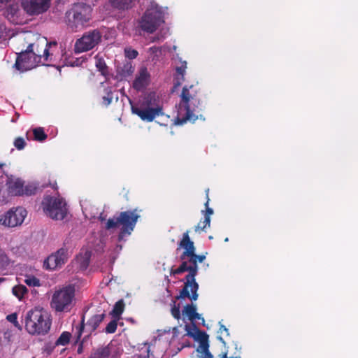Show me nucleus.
<instances>
[{
	"label": "nucleus",
	"instance_id": "nucleus-1",
	"mask_svg": "<svg viewBox=\"0 0 358 358\" xmlns=\"http://www.w3.org/2000/svg\"><path fill=\"white\" fill-rule=\"evenodd\" d=\"M183 249V252L180 257L182 261L178 268L171 269V275H179L185 271L189 273L185 276V282L184 287L180 291V294L176 296V299L188 298L191 301H196L199 294V284L195 280V277L198 273V262H203L206 256L204 255H196L194 243L190 239L189 230H187L182 234V237L178 243L177 250Z\"/></svg>",
	"mask_w": 358,
	"mask_h": 358
},
{
	"label": "nucleus",
	"instance_id": "nucleus-2",
	"mask_svg": "<svg viewBox=\"0 0 358 358\" xmlns=\"http://www.w3.org/2000/svg\"><path fill=\"white\" fill-rule=\"evenodd\" d=\"M180 101L178 104V113L176 117V124L182 125L187 122H195L199 115L195 112L201 110V99L193 85H185L180 94Z\"/></svg>",
	"mask_w": 358,
	"mask_h": 358
},
{
	"label": "nucleus",
	"instance_id": "nucleus-3",
	"mask_svg": "<svg viewBox=\"0 0 358 358\" xmlns=\"http://www.w3.org/2000/svg\"><path fill=\"white\" fill-rule=\"evenodd\" d=\"M25 330L31 335H45L51 327L52 320L43 308L29 310L24 318Z\"/></svg>",
	"mask_w": 358,
	"mask_h": 358
},
{
	"label": "nucleus",
	"instance_id": "nucleus-4",
	"mask_svg": "<svg viewBox=\"0 0 358 358\" xmlns=\"http://www.w3.org/2000/svg\"><path fill=\"white\" fill-rule=\"evenodd\" d=\"M168 8L151 2L138 21V27L143 31L152 34L165 23Z\"/></svg>",
	"mask_w": 358,
	"mask_h": 358
},
{
	"label": "nucleus",
	"instance_id": "nucleus-5",
	"mask_svg": "<svg viewBox=\"0 0 358 358\" xmlns=\"http://www.w3.org/2000/svg\"><path fill=\"white\" fill-rule=\"evenodd\" d=\"M140 215L137 209L120 212L117 216L110 218L106 222L105 228L107 230L117 228L120 226L117 236L118 241H122L126 236H129L134 231Z\"/></svg>",
	"mask_w": 358,
	"mask_h": 358
},
{
	"label": "nucleus",
	"instance_id": "nucleus-6",
	"mask_svg": "<svg viewBox=\"0 0 358 358\" xmlns=\"http://www.w3.org/2000/svg\"><path fill=\"white\" fill-rule=\"evenodd\" d=\"M92 8L85 3H75L73 8L66 13L69 26L73 31L83 29L92 18Z\"/></svg>",
	"mask_w": 358,
	"mask_h": 358
},
{
	"label": "nucleus",
	"instance_id": "nucleus-7",
	"mask_svg": "<svg viewBox=\"0 0 358 358\" xmlns=\"http://www.w3.org/2000/svg\"><path fill=\"white\" fill-rule=\"evenodd\" d=\"M75 299V288L73 285L56 290L52 296L50 306L57 312H69Z\"/></svg>",
	"mask_w": 358,
	"mask_h": 358
},
{
	"label": "nucleus",
	"instance_id": "nucleus-8",
	"mask_svg": "<svg viewBox=\"0 0 358 358\" xmlns=\"http://www.w3.org/2000/svg\"><path fill=\"white\" fill-rule=\"evenodd\" d=\"M42 206L45 213L53 220H62L67 214L66 204L62 198L47 196Z\"/></svg>",
	"mask_w": 358,
	"mask_h": 358
},
{
	"label": "nucleus",
	"instance_id": "nucleus-9",
	"mask_svg": "<svg viewBox=\"0 0 358 358\" xmlns=\"http://www.w3.org/2000/svg\"><path fill=\"white\" fill-rule=\"evenodd\" d=\"M101 33L98 29H93L85 32L75 43L76 52H87L93 49L101 41Z\"/></svg>",
	"mask_w": 358,
	"mask_h": 358
},
{
	"label": "nucleus",
	"instance_id": "nucleus-10",
	"mask_svg": "<svg viewBox=\"0 0 358 358\" xmlns=\"http://www.w3.org/2000/svg\"><path fill=\"white\" fill-rule=\"evenodd\" d=\"M57 42L49 43L46 38L42 37L38 38L35 42L29 43L28 48L32 50L34 56L40 57V63L45 64L46 62L52 61V54L49 52L48 46L57 45Z\"/></svg>",
	"mask_w": 358,
	"mask_h": 358
},
{
	"label": "nucleus",
	"instance_id": "nucleus-11",
	"mask_svg": "<svg viewBox=\"0 0 358 358\" xmlns=\"http://www.w3.org/2000/svg\"><path fill=\"white\" fill-rule=\"evenodd\" d=\"M154 97V94H149L145 98L148 106L151 105V101ZM131 111L134 114L137 115L143 121L148 122H152L156 117L163 115V108L160 106H157L155 108L148 106L144 108L132 106Z\"/></svg>",
	"mask_w": 358,
	"mask_h": 358
},
{
	"label": "nucleus",
	"instance_id": "nucleus-12",
	"mask_svg": "<svg viewBox=\"0 0 358 358\" xmlns=\"http://www.w3.org/2000/svg\"><path fill=\"white\" fill-rule=\"evenodd\" d=\"M38 64H40L38 55L34 56L33 51L27 47L26 50H22L17 53L15 66L20 71L24 72L35 68Z\"/></svg>",
	"mask_w": 358,
	"mask_h": 358
},
{
	"label": "nucleus",
	"instance_id": "nucleus-13",
	"mask_svg": "<svg viewBox=\"0 0 358 358\" xmlns=\"http://www.w3.org/2000/svg\"><path fill=\"white\" fill-rule=\"evenodd\" d=\"M27 212L22 207L10 209L0 216V224L8 227L20 226L27 217Z\"/></svg>",
	"mask_w": 358,
	"mask_h": 358
},
{
	"label": "nucleus",
	"instance_id": "nucleus-14",
	"mask_svg": "<svg viewBox=\"0 0 358 358\" xmlns=\"http://www.w3.org/2000/svg\"><path fill=\"white\" fill-rule=\"evenodd\" d=\"M50 0H21L22 7L30 15H39L50 7Z\"/></svg>",
	"mask_w": 358,
	"mask_h": 358
},
{
	"label": "nucleus",
	"instance_id": "nucleus-15",
	"mask_svg": "<svg viewBox=\"0 0 358 358\" xmlns=\"http://www.w3.org/2000/svg\"><path fill=\"white\" fill-rule=\"evenodd\" d=\"M68 257L67 249L62 248L55 253L50 255L45 261L44 265L47 268L53 270L64 265L67 262Z\"/></svg>",
	"mask_w": 358,
	"mask_h": 358
},
{
	"label": "nucleus",
	"instance_id": "nucleus-16",
	"mask_svg": "<svg viewBox=\"0 0 358 358\" xmlns=\"http://www.w3.org/2000/svg\"><path fill=\"white\" fill-rule=\"evenodd\" d=\"M194 326L195 329L197 330V339L199 341L200 348L204 354L202 358H213V356L208 350V335L205 331L199 330L195 325ZM219 357L220 358H236L234 357H228L227 352H222L219 355Z\"/></svg>",
	"mask_w": 358,
	"mask_h": 358
},
{
	"label": "nucleus",
	"instance_id": "nucleus-17",
	"mask_svg": "<svg viewBox=\"0 0 358 358\" xmlns=\"http://www.w3.org/2000/svg\"><path fill=\"white\" fill-rule=\"evenodd\" d=\"M150 73L145 67L141 68L138 73L133 81L132 86L136 91H143L150 83Z\"/></svg>",
	"mask_w": 358,
	"mask_h": 358
},
{
	"label": "nucleus",
	"instance_id": "nucleus-18",
	"mask_svg": "<svg viewBox=\"0 0 358 358\" xmlns=\"http://www.w3.org/2000/svg\"><path fill=\"white\" fill-rule=\"evenodd\" d=\"M183 315L186 316L189 320L194 322L196 320H201L204 324L205 320L200 314L196 312V306L192 303L187 304L182 310Z\"/></svg>",
	"mask_w": 358,
	"mask_h": 358
},
{
	"label": "nucleus",
	"instance_id": "nucleus-19",
	"mask_svg": "<svg viewBox=\"0 0 358 358\" xmlns=\"http://www.w3.org/2000/svg\"><path fill=\"white\" fill-rule=\"evenodd\" d=\"M105 317V314H97L92 316L86 324V332L88 334L87 336H89L93 331H94L101 322L103 320Z\"/></svg>",
	"mask_w": 358,
	"mask_h": 358
},
{
	"label": "nucleus",
	"instance_id": "nucleus-20",
	"mask_svg": "<svg viewBox=\"0 0 358 358\" xmlns=\"http://www.w3.org/2000/svg\"><path fill=\"white\" fill-rule=\"evenodd\" d=\"M187 62L180 61V66H176V73L174 75V87H178L185 81V75L187 69Z\"/></svg>",
	"mask_w": 358,
	"mask_h": 358
},
{
	"label": "nucleus",
	"instance_id": "nucleus-21",
	"mask_svg": "<svg viewBox=\"0 0 358 358\" xmlns=\"http://www.w3.org/2000/svg\"><path fill=\"white\" fill-rule=\"evenodd\" d=\"M24 181L20 178L10 180L8 182V190L15 196H23Z\"/></svg>",
	"mask_w": 358,
	"mask_h": 358
},
{
	"label": "nucleus",
	"instance_id": "nucleus-22",
	"mask_svg": "<svg viewBox=\"0 0 358 358\" xmlns=\"http://www.w3.org/2000/svg\"><path fill=\"white\" fill-rule=\"evenodd\" d=\"M113 345L109 344L106 346L98 348L92 352L91 358H108Z\"/></svg>",
	"mask_w": 358,
	"mask_h": 358
},
{
	"label": "nucleus",
	"instance_id": "nucleus-23",
	"mask_svg": "<svg viewBox=\"0 0 358 358\" xmlns=\"http://www.w3.org/2000/svg\"><path fill=\"white\" fill-rule=\"evenodd\" d=\"M47 185L39 186L36 182H29L27 185H24L23 189V195L31 196L36 194L38 192L42 190L43 188H45Z\"/></svg>",
	"mask_w": 358,
	"mask_h": 358
},
{
	"label": "nucleus",
	"instance_id": "nucleus-24",
	"mask_svg": "<svg viewBox=\"0 0 358 358\" xmlns=\"http://www.w3.org/2000/svg\"><path fill=\"white\" fill-rule=\"evenodd\" d=\"M111 6L118 10H127L132 7L133 0H109Z\"/></svg>",
	"mask_w": 358,
	"mask_h": 358
},
{
	"label": "nucleus",
	"instance_id": "nucleus-25",
	"mask_svg": "<svg viewBox=\"0 0 358 358\" xmlns=\"http://www.w3.org/2000/svg\"><path fill=\"white\" fill-rule=\"evenodd\" d=\"M19 12V8L17 4H10L9 5L6 10H5V15L6 17L10 21H15V17L17 16V13Z\"/></svg>",
	"mask_w": 358,
	"mask_h": 358
},
{
	"label": "nucleus",
	"instance_id": "nucleus-26",
	"mask_svg": "<svg viewBox=\"0 0 358 358\" xmlns=\"http://www.w3.org/2000/svg\"><path fill=\"white\" fill-rule=\"evenodd\" d=\"M124 306L125 304L123 299L117 301L115 303L110 314L113 315V317L119 319L124 310Z\"/></svg>",
	"mask_w": 358,
	"mask_h": 358
},
{
	"label": "nucleus",
	"instance_id": "nucleus-27",
	"mask_svg": "<svg viewBox=\"0 0 358 358\" xmlns=\"http://www.w3.org/2000/svg\"><path fill=\"white\" fill-rule=\"evenodd\" d=\"M12 292L17 299L21 300L24 294H27L28 289L26 286L23 285H15L12 289Z\"/></svg>",
	"mask_w": 358,
	"mask_h": 358
},
{
	"label": "nucleus",
	"instance_id": "nucleus-28",
	"mask_svg": "<svg viewBox=\"0 0 358 358\" xmlns=\"http://www.w3.org/2000/svg\"><path fill=\"white\" fill-rule=\"evenodd\" d=\"M95 66L102 76L108 75V66L103 58H96Z\"/></svg>",
	"mask_w": 358,
	"mask_h": 358
},
{
	"label": "nucleus",
	"instance_id": "nucleus-29",
	"mask_svg": "<svg viewBox=\"0 0 358 358\" xmlns=\"http://www.w3.org/2000/svg\"><path fill=\"white\" fill-rule=\"evenodd\" d=\"M134 71V67L130 62H125L120 68L119 73L122 77H128Z\"/></svg>",
	"mask_w": 358,
	"mask_h": 358
},
{
	"label": "nucleus",
	"instance_id": "nucleus-30",
	"mask_svg": "<svg viewBox=\"0 0 358 358\" xmlns=\"http://www.w3.org/2000/svg\"><path fill=\"white\" fill-rule=\"evenodd\" d=\"M34 140L43 142L47 139L48 135L43 127H36L33 129Z\"/></svg>",
	"mask_w": 358,
	"mask_h": 358
},
{
	"label": "nucleus",
	"instance_id": "nucleus-31",
	"mask_svg": "<svg viewBox=\"0 0 358 358\" xmlns=\"http://www.w3.org/2000/svg\"><path fill=\"white\" fill-rule=\"evenodd\" d=\"M71 337V333L68 331H64L61 334L59 337L57 338V340L55 343V345H67L69 341L70 338Z\"/></svg>",
	"mask_w": 358,
	"mask_h": 358
},
{
	"label": "nucleus",
	"instance_id": "nucleus-32",
	"mask_svg": "<svg viewBox=\"0 0 358 358\" xmlns=\"http://www.w3.org/2000/svg\"><path fill=\"white\" fill-rule=\"evenodd\" d=\"M210 217H204L203 221H200L197 225L194 227V231L199 233L201 231H204L206 228L210 227Z\"/></svg>",
	"mask_w": 358,
	"mask_h": 358
},
{
	"label": "nucleus",
	"instance_id": "nucleus-33",
	"mask_svg": "<svg viewBox=\"0 0 358 358\" xmlns=\"http://www.w3.org/2000/svg\"><path fill=\"white\" fill-rule=\"evenodd\" d=\"M113 92L110 88L105 89V95L102 96V105L104 106H108L113 101Z\"/></svg>",
	"mask_w": 358,
	"mask_h": 358
},
{
	"label": "nucleus",
	"instance_id": "nucleus-34",
	"mask_svg": "<svg viewBox=\"0 0 358 358\" xmlns=\"http://www.w3.org/2000/svg\"><path fill=\"white\" fill-rule=\"evenodd\" d=\"M6 320L12 323L13 326L18 329L19 331H22V327L17 321V314L16 313H11L6 316Z\"/></svg>",
	"mask_w": 358,
	"mask_h": 358
},
{
	"label": "nucleus",
	"instance_id": "nucleus-35",
	"mask_svg": "<svg viewBox=\"0 0 358 358\" xmlns=\"http://www.w3.org/2000/svg\"><path fill=\"white\" fill-rule=\"evenodd\" d=\"M24 282L29 287H39L41 285L40 280L34 275H27Z\"/></svg>",
	"mask_w": 358,
	"mask_h": 358
},
{
	"label": "nucleus",
	"instance_id": "nucleus-36",
	"mask_svg": "<svg viewBox=\"0 0 358 358\" xmlns=\"http://www.w3.org/2000/svg\"><path fill=\"white\" fill-rule=\"evenodd\" d=\"M10 264L9 259L5 252L0 249V269L6 268Z\"/></svg>",
	"mask_w": 358,
	"mask_h": 358
},
{
	"label": "nucleus",
	"instance_id": "nucleus-37",
	"mask_svg": "<svg viewBox=\"0 0 358 358\" xmlns=\"http://www.w3.org/2000/svg\"><path fill=\"white\" fill-rule=\"evenodd\" d=\"M219 324H220V328H219L218 332L220 334V335L217 337V338L223 344H225V342H224L222 335H223L224 334L226 337L229 336V329L224 324H222L220 322H219Z\"/></svg>",
	"mask_w": 358,
	"mask_h": 358
},
{
	"label": "nucleus",
	"instance_id": "nucleus-38",
	"mask_svg": "<svg viewBox=\"0 0 358 358\" xmlns=\"http://www.w3.org/2000/svg\"><path fill=\"white\" fill-rule=\"evenodd\" d=\"M208 192H209V189H208L206 190V201L205 203L206 210L204 212V217H210V216L213 214V210L211 208L208 207V203H209V201H210L209 197H208Z\"/></svg>",
	"mask_w": 358,
	"mask_h": 358
},
{
	"label": "nucleus",
	"instance_id": "nucleus-39",
	"mask_svg": "<svg viewBox=\"0 0 358 358\" xmlns=\"http://www.w3.org/2000/svg\"><path fill=\"white\" fill-rule=\"evenodd\" d=\"M13 144L16 149L18 150H23L27 145L24 139L22 137H17L15 139Z\"/></svg>",
	"mask_w": 358,
	"mask_h": 358
},
{
	"label": "nucleus",
	"instance_id": "nucleus-40",
	"mask_svg": "<svg viewBox=\"0 0 358 358\" xmlns=\"http://www.w3.org/2000/svg\"><path fill=\"white\" fill-rule=\"evenodd\" d=\"M117 327V323L115 320L110 321L106 326L105 331L107 334H113L115 332Z\"/></svg>",
	"mask_w": 358,
	"mask_h": 358
},
{
	"label": "nucleus",
	"instance_id": "nucleus-41",
	"mask_svg": "<svg viewBox=\"0 0 358 358\" xmlns=\"http://www.w3.org/2000/svg\"><path fill=\"white\" fill-rule=\"evenodd\" d=\"M125 57L129 59H133L137 57L138 52L137 50L131 48H126L124 49Z\"/></svg>",
	"mask_w": 358,
	"mask_h": 358
},
{
	"label": "nucleus",
	"instance_id": "nucleus-42",
	"mask_svg": "<svg viewBox=\"0 0 358 358\" xmlns=\"http://www.w3.org/2000/svg\"><path fill=\"white\" fill-rule=\"evenodd\" d=\"M85 315H83L82 318H81L80 324L79 327H77L78 331H77V339H76V341H80L81 335H82L83 331L85 330Z\"/></svg>",
	"mask_w": 358,
	"mask_h": 358
},
{
	"label": "nucleus",
	"instance_id": "nucleus-43",
	"mask_svg": "<svg viewBox=\"0 0 358 358\" xmlns=\"http://www.w3.org/2000/svg\"><path fill=\"white\" fill-rule=\"evenodd\" d=\"M171 315L175 319L179 320L180 318V305L178 306L173 305L171 308Z\"/></svg>",
	"mask_w": 358,
	"mask_h": 358
},
{
	"label": "nucleus",
	"instance_id": "nucleus-44",
	"mask_svg": "<svg viewBox=\"0 0 358 358\" xmlns=\"http://www.w3.org/2000/svg\"><path fill=\"white\" fill-rule=\"evenodd\" d=\"M150 347H147L146 350L141 354L135 355V358H150Z\"/></svg>",
	"mask_w": 358,
	"mask_h": 358
},
{
	"label": "nucleus",
	"instance_id": "nucleus-45",
	"mask_svg": "<svg viewBox=\"0 0 358 358\" xmlns=\"http://www.w3.org/2000/svg\"><path fill=\"white\" fill-rule=\"evenodd\" d=\"M56 345H52V343H46L44 347V351L47 352V354L50 355L52 353L53 349L55 348Z\"/></svg>",
	"mask_w": 358,
	"mask_h": 358
},
{
	"label": "nucleus",
	"instance_id": "nucleus-46",
	"mask_svg": "<svg viewBox=\"0 0 358 358\" xmlns=\"http://www.w3.org/2000/svg\"><path fill=\"white\" fill-rule=\"evenodd\" d=\"M5 27L3 24H0V39L4 34Z\"/></svg>",
	"mask_w": 358,
	"mask_h": 358
},
{
	"label": "nucleus",
	"instance_id": "nucleus-47",
	"mask_svg": "<svg viewBox=\"0 0 358 358\" xmlns=\"http://www.w3.org/2000/svg\"><path fill=\"white\" fill-rule=\"evenodd\" d=\"M83 352V342H81L78 348V353L81 354Z\"/></svg>",
	"mask_w": 358,
	"mask_h": 358
},
{
	"label": "nucleus",
	"instance_id": "nucleus-48",
	"mask_svg": "<svg viewBox=\"0 0 358 358\" xmlns=\"http://www.w3.org/2000/svg\"><path fill=\"white\" fill-rule=\"evenodd\" d=\"M185 329H186V330L187 331V334H188V335H189V336H194V334H192V333H190V332L189 331V327L188 325H186V326H185Z\"/></svg>",
	"mask_w": 358,
	"mask_h": 358
},
{
	"label": "nucleus",
	"instance_id": "nucleus-49",
	"mask_svg": "<svg viewBox=\"0 0 358 358\" xmlns=\"http://www.w3.org/2000/svg\"><path fill=\"white\" fill-rule=\"evenodd\" d=\"M50 185L52 186V189H54L55 190L57 189V185L56 182L52 185V184H50Z\"/></svg>",
	"mask_w": 358,
	"mask_h": 358
},
{
	"label": "nucleus",
	"instance_id": "nucleus-50",
	"mask_svg": "<svg viewBox=\"0 0 358 358\" xmlns=\"http://www.w3.org/2000/svg\"><path fill=\"white\" fill-rule=\"evenodd\" d=\"M10 1V0H0V2L1 3H5V2L7 3V2Z\"/></svg>",
	"mask_w": 358,
	"mask_h": 358
},
{
	"label": "nucleus",
	"instance_id": "nucleus-51",
	"mask_svg": "<svg viewBox=\"0 0 358 358\" xmlns=\"http://www.w3.org/2000/svg\"><path fill=\"white\" fill-rule=\"evenodd\" d=\"M4 281H5V278H0V283H1V282H4Z\"/></svg>",
	"mask_w": 358,
	"mask_h": 358
},
{
	"label": "nucleus",
	"instance_id": "nucleus-52",
	"mask_svg": "<svg viewBox=\"0 0 358 358\" xmlns=\"http://www.w3.org/2000/svg\"><path fill=\"white\" fill-rule=\"evenodd\" d=\"M199 117H200V119H202L203 120H205V118H204V117H203L202 115H199Z\"/></svg>",
	"mask_w": 358,
	"mask_h": 358
},
{
	"label": "nucleus",
	"instance_id": "nucleus-53",
	"mask_svg": "<svg viewBox=\"0 0 358 358\" xmlns=\"http://www.w3.org/2000/svg\"><path fill=\"white\" fill-rule=\"evenodd\" d=\"M99 219H100L101 221L105 220V219H104V218H102L101 217H99Z\"/></svg>",
	"mask_w": 358,
	"mask_h": 358
},
{
	"label": "nucleus",
	"instance_id": "nucleus-54",
	"mask_svg": "<svg viewBox=\"0 0 358 358\" xmlns=\"http://www.w3.org/2000/svg\"><path fill=\"white\" fill-rule=\"evenodd\" d=\"M228 241H229V238H226L224 239V241H225V242H227Z\"/></svg>",
	"mask_w": 358,
	"mask_h": 358
},
{
	"label": "nucleus",
	"instance_id": "nucleus-55",
	"mask_svg": "<svg viewBox=\"0 0 358 358\" xmlns=\"http://www.w3.org/2000/svg\"><path fill=\"white\" fill-rule=\"evenodd\" d=\"M209 239H213V236H209Z\"/></svg>",
	"mask_w": 358,
	"mask_h": 358
},
{
	"label": "nucleus",
	"instance_id": "nucleus-56",
	"mask_svg": "<svg viewBox=\"0 0 358 358\" xmlns=\"http://www.w3.org/2000/svg\"><path fill=\"white\" fill-rule=\"evenodd\" d=\"M3 164H0V167H1V168H2V167H3Z\"/></svg>",
	"mask_w": 358,
	"mask_h": 358
},
{
	"label": "nucleus",
	"instance_id": "nucleus-57",
	"mask_svg": "<svg viewBox=\"0 0 358 358\" xmlns=\"http://www.w3.org/2000/svg\"><path fill=\"white\" fill-rule=\"evenodd\" d=\"M236 358H241L240 357H236Z\"/></svg>",
	"mask_w": 358,
	"mask_h": 358
},
{
	"label": "nucleus",
	"instance_id": "nucleus-58",
	"mask_svg": "<svg viewBox=\"0 0 358 358\" xmlns=\"http://www.w3.org/2000/svg\"><path fill=\"white\" fill-rule=\"evenodd\" d=\"M33 358H34V357H33Z\"/></svg>",
	"mask_w": 358,
	"mask_h": 358
}]
</instances>
